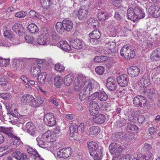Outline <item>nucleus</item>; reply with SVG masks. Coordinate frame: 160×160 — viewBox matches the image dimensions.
Returning a JSON list of instances; mask_svg holds the SVG:
<instances>
[{"label": "nucleus", "mask_w": 160, "mask_h": 160, "mask_svg": "<svg viewBox=\"0 0 160 160\" xmlns=\"http://www.w3.org/2000/svg\"><path fill=\"white\" fill-rule=\"evenodd\" d=\"M54 133L50 130H48L44 133L41 137H38L36 138L38 145L40 147L45 149L49 148L51 146V141H48L50 136H53Z\"/></svg>", "instance_id": "obj_1"}, {"label": "nucleus", "mask_w": 160, "mask_h": 160, "mask_svg": "<svg viewBox=\"0 0 160 160\" xmlns=\"http://www.w3.org/2000/svg\"><path fill=\"white\" fill-rule=\"evenodd\" d=\"M83 87V88L81 91L89 95L91 92H92L94 89H98L99 88V85L97 82L93 83L89 81H86V79Z\"/></svg>", "instance_id": "obj_2"}, {"label": "nucleus", "mask_w": 160, "mask_h": 160, "mask_svg": "<svg viewBox=\"0 0 160 160\" xmlns=\"http://www.w3.org/2000/svg\"><path fill=\"white\" fill-rule=\"evenodd\" d=\"M71 149L70 148L68 147L61 149L57 152L58 158L62 160L69 158L72 153Z\"/></svg>", "instance_id": "obj_3"}, {"label": "nucleus", "mask_w": 160, "mask_h": 160, "mask_svg": "<svg viewBox=\"0 0 160 160\" xmlns=\"http://www.w3.org/2000/svg\"><path fill=\"white\" fill-rule=\"evenodd\" d=\"M86 78L84 76H79L74 82L73 88L76 91H79L83 87Z\"/></svg>", "instance_id": "obj_4"}, {"label": "nucleus", "mask_w": 160, "mask_h": 160, "mask_svg": "<svg viewBox=\"0 0 160 160\" xmlns=\"http://www.w3.org/2000/svg\"><path fill=\"white\" fill-rule=\"evenodd\" d=\"M133 102L137 107L143 108L146 105L147 100L144 97L138 95L133 98Z\"/></svg>", "instance_id": "obj_5"}, {"label": "nucleus", "mask_w": 160, "mask_h": 160, "mask_svg": "<svg viewBox=\"0 0 160 160\" xmlns=\"http://www.w3.org/2000/svg\"><path fill=\"white\" fill-rule=\"evenodd\" d=\"M109 149L112 154L115 155L122 152L123 147L120 144L113 143L109 145Z\"/></svg>", "instance_id": "obj_6"}, {"label": "nucleus", "mask_w": 160, "mask_h": 160, "mask_svg": "<svg viewBox=\"0 0 160 160\" xmlns=\"http://www.w3.org/2000/svg\"><path fill=\"white\" fill-rule=\"evenodd\" d=\"M43 120L46 124L50 127L53 126L56 124L55 119L52 113L46 114L44 115Z\"/></svg>", "instance_id": "obj_7"}, {"label": "nucleus", "mask_w": 160, "mask_h": 160, "mask_svg": "<svg viewBox=\"0 0 160 160\" xmlns=\"http://www.w3.org/2000/svg\"><path fill=\"white\" fill-rule=\"evenodd\" d=\"M89 112L92 116H96L99 111V107L98 104L95 101L90 102L89 106Z\"/></svg>", "instance_id": "obj_8"}, {"label": "nucleus", "mask_w": 160, "mask_h": 160, "mask_svg": "<svg viewBox=\"0 0 160 160\" xmlns=\"http://www.w3.org/2000/svg\"><path fill=\"white\" fill-rule=\"evenodd\" d=\"M148 12L153 18H157L160 16V8L156 5L151 6L148 9Z\"/></svg>", "instance_id": "obj_9"}, {"label": "nucleus", "mask_w": 160, "mask_h": 160, "mask_svg": "<svg viewBox=\"0 0 160 160\" xmlns=\"http://www.w3.org/2000/svg\"><path fill=\"white\" fill-rule=\"evenodd\" d=\"M17 116L9 114L8 113H7L5 115H4L3 118L6 121L10 122L13 124H16L20 123L21 121Z\"/></svg>", "instance_id": "obj_10"}, {"label": "nucleus", "mask_w": 160, "mask_h": 160, "mask_svg": "<svg viewBox=\"0 0 160 160\" xmlns=\"http://www.w3.org/2000/svg\"><path fill=\"white\" fill-rule=\"evenodd\" d=\"M116 45L115 42H109L107 43L105 45L104 50L106 51V53L109 54L112 53L116 52Z\"/></svg>", "instance_id": "obj_11"}, {"label": "nucleus", "mask_w": 160, "mask_h": 160, "mask_svg": "<svg viewBox=\"0 0 160 160\" xmlns=\"http://www.w3.org/2000/svg\"><path fill=\"white\" fill-rule=\"evenodd\" d=\"M117 80L118 84L122 87L127 86L129 82L128 77L126 74L117 77Z\"/></svg>", "instance_id": "obj_12"}, {"label": "nucleus", "mask_w": 160, "mask_h": 160, "mask_svg": "<svg viewBox=\"0 0 160 160\" xmlns=\"http://www.w3.org/2000/svg\"><path fill=\"white\" fill-rule=\"evenodd\" d=\"M12 157L18 160H28L26 153L20 151H15L12 154Z\"/></svg>", "instance_id": "obj_13"}, {"label": "nucleus", "mask_w": 160, "mask_h": 160, "mask_svg": "<svg viewBox=\"0 0 160 160\" xmlns=\"http://www.w3.org/2000/svg\"><path fill=\"white\" fill-rule=\"evenodd\" d=\"M154 41V38L152 37L145 38L144 39L142 44L143 48L148 49L152 48L153 46L152 44Z\"/></svg>", "instance_id": "obj_14"}, {"label": "nucleus", "mask_w": 160, "mask_h": 160, "mask_svg": "<svg viewBox=\"0 0 160 160\" xmlns=\"http://www.w3.org/2000/svg\"><path fill=\"white\" fill-rule=\"evenodd\" d=\"M21 101L23 103H28L30 106L32 107V104L34 102V98L30 94L23 95L22 97Z\"/></svg>", "instance_id": "obj_15"}, {"label": "nucleus", "mask_w": 160, "mask_h": 160, "mask_svg": "<svg viewBox=\"0 0 160 160\" xmlns=\"http://www.w3.org/2000/svg\"><path fill=\"white\" fill-rule=\"evenodd\" d=\"M89 15V12L85 9L80 8L78 12V17L79 20H84L87 19Z\"/></svg>", "instance_id": "obj_16"}, {"label": "nucleus", "mask_w": 160, "mask_h": 160, "mask_svg": "<svg viewBox=\"0 0 160 160\" xmlns=\"http://www.w3.org/2000/svg\"><path fill=\"white\" fill-rule=\"evenodd\" d=\"M107 88L111 91H114L117 88V85L115 80L112 78H108L106 84Z\"/></svg>", "instance_id": "obj_17"}, {"label": "nucleus", "mask_w": 160, "mask_h": 160, "mask_svg": "<svg viewBox=\"0 0 160 160\" xmlns=\"http://www.w3.org/2000/svg\"><path fill=\"white\" fill-rule=\"evenodd\" d=\"M12 30L16 34L19 35H22L24 33V28L21 25L18 23H16L12 28Z\"/></svg>", "instance_id": "obj_18"}, {"label": "nucleus", "mask_w": 160, "mask_h": 160, "mask_svg": "<svg viewBox=\"0 0 160 160\" xmlns=\"http://www.w3.org/2000/svg\"><path fill=\"white\" fill-rule=\"evenodd\" d=\"M127 71L128 74L130 76L133 77L138 76L140 72L139 68L135 66L129 67L128 68Z\"/></svg>", "instance_id": "obj_19"}, {"label": "nucleus", "mask_w": 160, "mask_h": 160, "mask_svg": "<svg viewBox=\"0 0 160 160\" xmlns=\"http://www.w3.org/2000/svg\"><path fill=\"white\" fill-rule=\"evenodd\" d=\"M25 130L31 135L33 136L34 135L36 130V128L32 123L29 122L26 124Z\"/></svg>", "instance_id": "obj_20"}, {"label": "nucleus", "mask_w": 160, "mask_h": 160, "mask_svg": "<svg viewBox=\"0 0 160 160\" xmlns=\"http://www.w3.org/2000/svg\"><path fill=\"white\" fill-rule=\"evenodd\" d=\"M48 41V35L42 33L39 35L37 39V42L41 45H47Z\"/></svg>", "instance_id": "obj_21"}, {"label": "nucleus", "mask_w": 160, "mask_h": 160, "mask_svg": "<svg viewBox=\"0 0 160 160\" xmlns=\"http://www.w3.org/2000/svg\"><path fill=\"white\" fill-rule=\"evenodd\" d=\"M134 9L136 20L143 18L145 17V14L142 8L138 7H136Z\"/></svg>", "instance_id": "obj_22"}, {"label": "nucleus", "mask_w": 160, "mask_h": 160, "mask_svg": "<svg viewBox=\"0 0 160 160\" xmlns=\"http://www.w3.org/2000/svg\"><path fill=\"white\" fill-rule=\"evenodd\" d=\"M150 58L154 61L160 60V47L152 51Z\"/></svg>", "instance_id": "obj_23"}, {"label": "nucleus", "mask_w": 160, "mask_h": 160, "mask_svg": "<svg viewBox=\"0 0 160 160\" xmlns=\"http://www.w3.org/2000/svg\"><path fill=\"white\" fill-rule=\"evenodd\" d=\"M57 46L63 50L68 52L70 51L71 47L69 44L66 41H61L57 44Z\"/></svg>", "instance_id": "obj_24"}, {"label": "nucleus", "mask_w": 160, "mask_h": 160, "mask_svg": "<svg viewBox=\"0 0 160 160\" xmlns=\"http://www.w3.org/2000/svg\"><path fill=\"white\" fill-rule=\"evenodd\" d=\"M41 3L43 8L48 9L55 4L56 1L55 0H41Z\"/></svg>", "instance_id": "obj_25"}, {"label": "nucleus", "mask_w": 160, "mask_h": 160, "mask_svg": "<svg viewBox=\"0 0 160 160\" xmlns=\"http://www.w3.org/2000/svg\"><path fill=\"white\" fill-rule=\"evenodd\" d=\"M62 22L65 31H70L73 29V24L71 21L66 19Z\"/></svg>", "instance_id": "obj_26"}, {"label": "nucleus", "mask_w": 160, "mask_h": 160, "mask_svg": "<svg viewBox=\"0 0 160 160\" xmlns=\"http://www.w3.org/2000/svg\"><path fill=\"white\" fill-rule=\"evenodd\" d=\"M135 14L134 9H133L132 8H130L128 9L127 14V16L128 18L134 22L136 21Z\"/></svg>", "instance_id": "obj_27"}, {"label": "nucleus", "mask_w": 160, "mask_h": 160, "mask_svg": "<svg viewBox=\"0 0 160 160\" xmlns=\"http://www.w3.org/2000/svg\"><path fill=\"white\" fill-rule=\"evenodd\" d=\"M88 146L90 154L91 152H93L99 149L97 143L92 141L88 142Z\"/></svg>", "instance_id": "obj_28"}, {"label": "nucleus", "mask_w": 160, "mask_h": 160, "mask_svg": "<svg viewBox=\"0 0 160 160\" xmlns=\"http://www.w3.org/2000/svg\"><path fill=\"white\" fill-rule=\"evenodd\" d=\"M90 155L94 160H101L102 158V151L101 149H99L93 152H91Z\"/></svg>", "instance_id": "obj_29"}, {"label": "nucleus", "mask_w": 160, "mask_h": 160, "mask_svg": "<svg viewBox=\"0 0 160 160\" xmlns=\"http://www.w3.org/2000/svg\"><path fill=\"white\" fill-rule=\"evenodd\" d=\"M130 45H127L124 46L120 50L121 56L126 59H128L129 58V54H128V52H129V46Z\"/></svg>", "instance_id": "obj_30"}, {"label": "nucleus", "mask_w": 160, "mask_h": 160, "mask_svg": "<svg viewBox=\"0 0 160 160\" xmlns=\"http://www.w3.org/2000/svg\"><path fill=\"white\" fill-rule=\"evenodd\" d=\"M105 120V118L104 116L102 114H99L93 118L92 121L95 123L101 124L104 122Z\"/></svg>", "instance_id": "obj_31"}, {"label": "nucleus", "mask_w": 160, "mask_h": 160, "mask_svg": "<svg viewBox=\"0 0 160 160\" xmlns=\"http://www.w3.org/2000/svg\"><path fill=\"white\" fill-rule=\"evenodd\" d=\"M40 67L38 65H36L32 68L30 71V74L34 78L37 77L38 75L41 72Z\"/></svg>", "instance_id": "obj_32"}, {"label": "nucleus", "mask_w": 160, "mask_h": 160, "mask_svg": "<svg viewBox=\"0 0 160 160\" xmlns=\"http://www.w3.org/2000/svg\"><path fill=\"white\" fill-rule=\"evenodd\" d=\"M72 47L76 49H79L83 47V42L78 38L75 39L72 44Z\"/></svg>", "instance_id": "obj_33"}, {"label": "nucleus", "mask_w": 160, "mask_h": 160, "mask_svg": "<svg viewBox=\"0 0 160 160\" xmlns=\"http://www.w3.org/2000/svg\"><path fill=\"white\" fill-rule=\"evenodd\" d=\"M74 77L72 74L67 75L64 78V82L67 86H70L72 83Z\"/></svg>", "instance_id": "obj_34"}, {"label": "nucleus", "mask_w": 160, "mask_h": 160, "mask_svg": "<svg viewBox=\"0 0 160 160\" xmlns=\"http://www.w3.org/2000/svg\"><path fill=\"white\" fill-rule=\"evenodd\" d=\"M55 27L56 30L60 33H62L65 31L62 21V22H57Z\"/></svg>", "instance_id": "obj_35"}, {"label": "nucleus", "mask_w": 160, "mask_h": 160, "mask_svg": "<svg viewBox=\"0 0 160 160\" xmlns=\"http://www.w3.org/2000/svg\"><path fill=\"white\" fill-rule=\"evenodd\" d=\"M62 78L59 75L56 76L54 78V84L57 88H59L63 83Z\"/></svg>", "instance_id": "obj_36"}, {"label": "nucleus", "mask_w": 160, "mask_h": 160, "mask_svg": "<svg viewBox=\"0 0 160 160\" xmlns=\"http://www.w3.org/2000/svg\"><path fill=\"white\" fill-rule=\"evenodd\" d=\"M28 15L29 17L34 19L40 20H42V17L39 15L38 13L34 11L31 10L29 12Z\"/></svg>", "instance_id": "obj_37"}, {"label": "nucleus", "mask_w": 160, "mask_h": 160, "mask_svg": "<svg viewBox=\"0 0 160 160\" xmlns=\"http://www.w3.org/2000/svg\"><path fill=\"white\" fill-rule=\"evenodd\" d=\"M100 132V129L98 127L93 126L89 128L88 133L90 136H92Z\"/></svg>", "instance_id": "obj_38"}, {"label": "nucleus", "mask_w": 160, "mask_h": 160, "mask_svg": "<svg viewBox=\"0 0 160 160\" xmlns=\"http://www.w3.org/2000/svg\"><path fill=\"white\" fill-rule=\"evenodd\" d=\"M47 74L43 72L39 74L38 77V81L40 84L43 85L45 82Z\"/></svg>", "instance_id": "obj_39"}, {"label": "nucleus", "mask_w": 160, "mask_h": 160, "mask_svg": "<svg viewBox=\"0 0 160 160\" xmlns=\"http://www.w3.org/2000/svg\"><path fill=\"white\" fill-rule=\"evenodd\" d=\"M44 101V99L43 97L38 96L37 97L36 100L34 99V102L32 104V107H37L42 104Z\"/></svg>", "instance_id": "obj_40"}, {"label": "nucleus", "mask_w": 160, "mask_h": 160, "mask_svg": "<svg viewBox=\"0 0 160 160\" xmlns=\"http://www.w3.org/2000/svg\"><path fill=\"white\" fill-rule=\"evenodd\" d=\"M89 36L91 39L99 38L101 36V33L99 30L96 29L90 33Z\"/></svg>", "instance_id": "obj_41"}, {"label": "nucleus", "mask_w": 160, "mask_h": 160, "mask_svg": "<svg viewBox=\"0 0 160 160\" xmlns=\"http://www.w3.org/2000/svg\"><path fill=\"white\" fill-rule=\"evenodd\" d=\"M127 130L129 132H138L139 131L138 127L133 123H129L128 124Z\"/></svg>", "instance_id": "obj_42"}, {"label": "nucleus", "mask_w": 160, "mask_h": 160, "mask_svg": "<svg viewBox=\"0 0 160 160\" xmlns=\"http://www.w3.org/2000/svg\"><path fill=\"white\" fill-rule=\"evenodd\" d=\"M12 138V142L10 143V145L12 146L13 145L14 147H17L21 143V141L20 139L16 136L13 137Z\"/></svg>", "instance_id": "obj_43"}, {"label": "nucleus", "mask_w": 160, "mask_h": 160, "mask_svg": "<svg viewBox=\"0 0 160 160\" xmlns=\"http://www.w3.org/2000/svg\"><path fill=\"white\" fill-rule=\"evenodd\" d=\"M78 126L76 124H71L69 127L70 132L71 134H72V137L73 135L77 134L78 132Z\"/></svg>", "instance_id": "obj_44"}, {"label": "nucleus", "mask_w": 160, "mask_h": 160, "mask_svg": "<svg viewBox=\"0 0 160 160\" xmlns=\"http://www.w3.org/2000/svg\"><path fill=\"white\" fill-rule=\"evenodd\" d=\"M28 29L32 33H34L38 31V27L34 23L29 24L28 27Z\"/></svg>", "instance_id": "obj_45"}, {"label": "nucleus", "mask_w": 160, "mask_h": 160, "mask_svg": "<svg viewBox=\"0 0 160 160\" xmlns=\"http://www.w3.org/2000/svg\"><path fill=\"white\" fill-rule=\"evenodd\" d=\"M108 98V96L106 93L103 91L99 92L98 99L101 101H105L107 100Z\"/></svg>", "instance_id": "obj_46"}, {"label": "nucleus", "mask_w": 160, "mask_h": 160, "mask_svg": "<svg viewBox=\"0 0 160 160\" xmlns=\"http://www.w3.org/2000/svg\"><path fill=\"white\" fill-rule=\"evenodd\" d=\"M9 59H4L0 57V66L2 67H6L9 64Z\"/></svg>", "instance_id": "obj_47"}, {"label": "nucleus", "mask_w": 160, "mask_h": 160, "mask_svg": "<svg viewBox=\"0 0 160 160\" xmlns=\"http://www.w3.org/2000/svg\"><path fill=\"white\" fill-rule=\"evenodd\" d=\"M28 152L30 154H32L33 156L37 158H39L40 157V155L38 153L36 149H34L33 148L29 147L27 149Z\"/></svg>", "instance_id": "obj_48"}, {"label": "nucleus", "mask_w": 160, "mask_h": 160, "mask_svg": "<svg viewBox=\"0 0 160 160\" xmlns=\"http://www.w3.org/2000/svg\"><path fill=\"white\" fill-rule=\"evenodd\" d=\"M128 49H129V52H128V54H129V58L128 59H130L131 58H132L134 57L135 56V49L133 46L130 45L129 46Z\"/></svg>", "instance_id": "obj_49"}, {"label": "nucleus", "mask_w": 160, "mask_h": 160, "mask_svg": "<svg viewBox=\"0 0 160 160\" xmlns=\"http://www.w3.org/2000/svg\"><path fill=\"white\" fill-rule=\"evenodd\" d=\"M8 113L9 114L18 115V112L15 105L13 104L11 105Z\"/></svg>", "instance_id": "obj_50"}, {"label": "nucleus", "mask_w": 160, "mask_h": 160, "mask_svg": "<svg viewBox=\"0 0 160 160\" xmlns=\"http://www.w3.org/2000/svg\"><path fill=\"white\" fill-rule=\"evenodd\" d=\"M136 116L135 112L133 110H131L130 113H128V120L132 122H134L136 119Z\"/></svg>", "instance_id": "obj_51"}, {"label": "nucleus", "mask_w": 160, "mask_h": 160, "mask_svg": "<svg viewBox=\"0 0 160 160\" xmlns=\"http://www.w3.org/2000/svg\"><path fill=\"white\" fill-rule=\"evenodd\" d=\"M98 19L101 21H104L108 18V14L107 12H100L98 15Z\"/></svg>", "instance_id": "obj_52"}, {"label": "nucleus", "mask_w": 160, "mask_h": 160, "mask_svg": "<svg viewBox=\"0 0 160 160\" xmlns=\"http://www.w3.org/2000/svg\"><path fill=\"white\" fill-rule=\"evenodd\" d=\"M4 133L7 135L11 138H12L15 136L14 134L13 128L11 127L6 128Z\"/></svg>", "instance_id": "obj_53"}, {"label": "nucleus", "mask_w": 160, "mask_h": 160, "mask_svg": "<svg viewBox=\"0 0 160 160\" xmlns=\"http://www.w3.org/2000/svg\"><path fill=\"white\" fill-rule=\"evenodd\" d=\"M140 82L144 87H147L150 84V81L148 76L143 77L141 79Z\"/></svg>", "instance_id": "obj_54"}, {"label": "nucleus", "mask_w": 160, "mask_h": 160, "mask_svg": "<svg viewBox=\"0 0 160 160\" xmlns=\"http://www.w3.org/2000/svg\"><path fill=\"white\" fill-rule=\"evenodd\" d=\"M27 14L26 11H21L16 12L15 16L19 18H22L25 17Z\"/></svg>", "instance_id": "obj_55"}, {"label": "nucleus", "mask_w": 160, "mask_h": 160, "mask_svg": "<svg viewBox=\"0 0 160 160\" xmlns=\"http://www.w3.org/2000/svg\"><path fill=\"white\" fill-rule=\"evenodd\" d=\"M55 69L58 72H62L64 70L65 67L63 65L58 63L55 65Z\"/></svg>", "instance_id": "obj_56"}, {"label": "nucleus", "mask_w": 160, "mask_h": 160, "mask_svg": "<svg viewBox=\"0 0 160 160\" xmlns=\"http://www.w3.org/2000/svg\"><path fill=\"white\" fill-rule=\"evenodd\" d=\"M8 83V81L5 78L4 75L0 74V85H6Z\"/></svg>", "instance_id": "obj_57"}, {"label": "nucleus", "mask_w": 160, "mask_h": 160, "mask_svg": "<svg viewBox=\"0 0 160 160\" xmlns=\"http://www.w3.org/2000/svg\"><path fill=\"white\" fill-rule=\"evenodd\" d=\"M88 96L86 93L81 91L79 94V99L81 101H83Z\"/></svg>", "instance_id": "obj_58"}, {"label": "nucleus", "mask_w": 160, "mask_h": 160, "mask_svg": "<svg viewBox=\"0 0 160 160\" xmlns=\"http://www.w3.org/2000/svg\"><path fill=\"white\" fill-rule=\"evenodd\" d=\"M107 59V57L103 56H97L94 58V61L97 62H102L105 61Z\"/></svg>", "instance_id": "obj_59"}, {"label": "nucleus", "mask_w": 160, "mask_h": 160, "mask_svg": "<svg viewBox=\"0 0 160 160\" xmlns=\"http://www.w3.org/2000/svg\"><path fill=\"white\" fill-rule=\"evenodd\" d=\"M95 71L98 75H101L104 72V69L102 66H99L95 68Z\"/></svg>", "instance_id": "obj_60"}, {"label": "nucleus", "mask_w": 160, "mask_h": 160, "mask_svg": "<svg viewBox=\"0 0 160 160\" xmlns=\"http://www.w3.org/2000/svg\"><path fill=\"white\" fill-rule=\"evenodd\" d=\"M117 96L120 98L122 97L125 94V90L122 88H120L117 91Z\"/></svg>", "instance_id": "obj_61"}, {"label": "nucleus", "mask_w": 160, "mask_h": 160, "mask_svg": "<svg viewBox=\"0 0 160 160\" xmlns=\"http://www.w3.org/2000/svg\"><path fill=\"white\" fill-rule=\"evenodd\" d=\"M3 35L5 37L8 38L9 39L12 38L13 37V34L12 32L8 30H6L4 31Z\"/></svg>", "instance_id": "obj_62"}, {"label": "nucleus", "mask_w": 160, "mask_h": 160, "mask_svg": "<svg viewBox=\"0 0 160 160\" xmlns=\"http://www.w3.org/2000/svg\"><path fill=\"white\" fill-rule=\"evenodd\" d=\"M97 20L92 18H89L87 21L88 24H90L91 26H96V24H98Z\"/></svg>", "instance_id": "obj_63"}, {"label": "nucleus", "mask_w": 160, "mask_h": 160, "mask_svg": "<svg viewBox=\"0 0 160 160\" xmlns=\"http://www.w3.org/2000/svg\"><path fill=\"white\" fill-rule=\"evenodd\" d=\"M121 160H130L131 157L130 155L128 154L126 155H122L119 156Z\"/></svg>", "instance_id": "obj_64"}]
</instances>
